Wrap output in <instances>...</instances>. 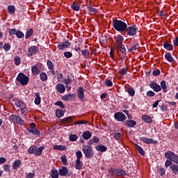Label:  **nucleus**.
Listing matches in <instances>:
<instances>
[{"label":"nucleus","instance_id":"21","mask_svg":"<svg viewBox=\"0 0 178 178\" xmlns=\"http://www.w3.org/2000/svg\"><path fill=\"white\" fill-rule=\"evenodd\" d=\"M92 136V134L89 131H83L82 134V137L84 140H89V138H91Z\"/></svg>","mask_w":178,"mask_h":178},{"label":"nucleus","instance_id":"40","mask_svg":"<svg viewBox=\"0 0 178 178\" xmlns=\"http://www.w3.org/2000/svg\"><path fill=\"white\" fill-rule=\"evenodd\" d=\"M34 33V31L33 30V29H29L26 33V35H25V38H30V37H31V35H33Z\"/></svg>","mask_w":178,"mask_h":178},{"label":"nucleus","instance_id":"39","mask_svg":"<svg viewBox=\"0 0 178 178\" xmlns=\"http://www.w3.org/2000/svg\"><path fill=\"white\" fill-rule=\"evenodd\" d=\"M40 79L42 81H47L48 80V76L45 72H41L40 74Z\"/></svg>","mask_w":178,"mask_h":178},{"label":"nucleus","instance_id":"60","mask_svg":"<svg viewBox=\"0 0 178 178\" xmlns=\"http://www.w3.org/2000/svg\"><path fill=\"white\" fill-rule=\"evenodd\" d=\"M158 170H159V173L160 176H163L166 172L165 170V168H160L158 169Z\"/></svg>","mask_w":178,"mask_h":178},{"label":"nucleus","instance_id":"24","mask_svg":"<svg viewBox=\"0 0 178 178\" xmlns=\"http://www.w3.org/2000/svg\"><path fill=\"white\" fill-rule=\"evenodd\" d=\"M45 147L44 146H41L39 148L36 147V150H35V156H41V154H42V151H44V149Z\"/></svg>","mask_w":178,"mask_h":178},{"label":"nucleus","instance_id":"16","mask_svg":"<svg viewBox=\"0 0 178 178\" xmlns=\"http://www.w3.org/2000/svg\"><path fill=\"white\" fill-rule=\"evenodd\" d=\"M56 90L60 94H63V92H65V91H66V88H65V85H63L62 83H58L56 86Z\"/></svg>","mask_w":178,"mask_h":178},{"label":"nucleus","instance_id":"64","mask_svg":"<svg viewBox=\"0 0 178 178\" xmlns=\"http://www.w3.org/2000/svg\"><path fill=\"white\" fill-rule=\"evenodd\" d=\"M137 48H138V43L134 44L132 47H131L129 51V52H133V51H136V49H137Z\"/></svg>","mask_w":178,"mask_h":178},{"label":"nucleus","instance_id":"20","mask_svg":"<svg viewBox=\"0 0 178 178\" xmlns=\"http://www.w3.org/2000/svg\"><path fill=\"white\" fill-rule=\"evenodd\" d=\"M95 149L99 152H105V151L108 149V147H106L105 145H97L95 146Z\"/></svg>","mask_w":178,"mask_h":178},{"label":"nucleus","instance_id":"34","mask_svg":"<svg viewBox=\"0 0 178 178\" xmlns=\"http://www.w3.org/2000/svg\"><path fill=\"white\" fill-rule=\"evenodd\" d=\"M70 77H74L73 74H70V76H67V77L66 79H64V83L65 84L69 85V84H72V83H73V79H72Z\"/></svg>","mask_w":178,"mask_h":178},{"label":"nucleus","instance_id":"47","mask_svg":"<svg viewBox=\"0 0 178 178\" xmlns=\"http://www.w3.org/2000/svg\"><path fill=\"white\" fill-rule=\"evenodd\" d=\"M29 76H26L25 74H23V86H27L29 84Z\"/></svg>","mask_w":178,"mask_h":178},{"label":"nucleus","instance_id":"25","mask_svg":"<svg viewBox=\"0 0 178 178\" xmlns=\"http://www.w3.org/2000/svg\"><path fill=\"white\" fill-rule=\"evenodd\" d=\"M142 119L145 123H152V118L149 115H144L142 116Z\"/></svg>","mask_w":178,"mask_h":178},{"label":"nucleus","instance_id":"41","mask_svg":"<svg viewBox=\"0 0 178 178\" xmlns=\"http://www.w3.org/2000/svg\"><path fill=\"white\" fill-rule=\"evenodd\" d=\"M161 88H162V90L164 91V92H166V90H168V86H166L165 81H161Z\"/></svg>","mask_w":178,"mask_h":178},{"label":"nucleus","instance_id":"63","mask_svg":"<svg viewBox=\"0 0 178 178\" xmlns=\"http://www.w3.org/2000/svg\"><path fill=\"white\" fill-rule=\"evenodd\" d=\"M119 73L121 76H124L127 73V68H122Z\"/></svg>","mask_w":178,"mask_h":178},{"label":"nucleus","instance_id":"17","mask_svg":"<svg viewBox=\"0 0 178 178\" xmlns=\"http://www.w3.org/2000/svg\"><path fill=\"white\" fill-rule=\"evenodd\" d=\"M74 98H76V95L73 93L67 94L62 97L63 101H72V99H74Z\"/></svg>","mask_w":178,"mask_h":178},{"label":"nucleus","instance_id":"22","mask_svg":"<svg viewBox=\"0 0 178 178\" xmlns=\"http://www.w3.org/2000/svg\"><path fill=\"white\" fill-rule=\"evenodd\" d=\"M54 149H55L56 151H66L67 148H66V146L63 145H56L54 146Z\"/></svg>","mask_w":178,"mask_h":178},{"label":"nucleus","instance_id":"37","mask_svg":"<svg viewBox=\"0 0 178 178\" xmlns=\"http://www.w3.org/2000/svg\"><path fill=\"white\" fill-rule=\"evenodd\" d=\"M65 115V111L63 110L57 109L56 111V115L57 118H63Z\"/></svg>","mask_w":178,"mask_h":178},{"label":"nucleus","instance_id":"13","mask_svg":"<svg viewBox=\"0 0 178 178\" xmlns=\"http://www.w3.org/2000/svg\"><path fill=\"white\" fill-rule=\"evenodd\" d=\"M37 51H38V47L31 46L28 50V56H33V55H35V54H37Z\"/></svg>","mask_w":178,"mask_h":178},{"label":"nucleus","instance_id":"44","mask_svg":"<svg viewBox=\"0 0 178 178\" xmlns=\"http://www.w3.org/2000/svg\"><path fill=\"white\" fill-rule=\"evenodd\" d=\"M118 51H120L122 54H124L126 52V47H124V44H121L118 48H115Z\"/></svg>","mask_w":178,"mask_h":178},{"label":"nucleus","instance_id":"30","mask_svg":"<svg viewBox=\"0 0 178 178\" xmlns=\"http://www.w3.org/2000/svg\"><path fill=\"white\" fill-rule=\"evenodd\" d=\"M35 105H40V104H41V97H40V92H35Z\"/></svg>","mask_w":178,"mask_h":178},{"label":"nucleus","instance_id":"55","mask_svg":"<svg viewBox=\"0 0 178 178\" xmlns=\"http://www.w3.org/2000/svg\"><path fill=\"white\" fill-rule=\"evenodd\" d=\"M36 150H37V147L32 146L29 149L28 152H29V154H35Z\"/></svg>","mask_w":178,"mask_h":178},{"label":"nucleus","instance_id":"56","mask_svg":"<svg viewBox=\"0 0 178 178\" xmlns=\"http://www.w3.org/2000/svg\"><path fill=\"white\" fill-rule=\"evenodd\" d=\"M127 173L126 171L123 170H118L117 171V176H126Z\"/></svg>","mask_w":178,"mask_h":178},{"label":"nucleus","instance_id":"28","mask_svg":"<svg viewBox=\"0 0 178 178\" xmlns=\"http://www.w3.org/2000/svg\"><path fill=\"white\" fill-rule=\"evenodd\" d=\"M137 124V122L133 120H127L126 122V126L127 127H135V126Z\"/></svg>","mask_w":178,"mask_h":178},{"label":"nucleus","instance_id":"29","mask_svg":"<svg viewBox=\"0 0 178 178\" xmlns=\"http://www.w3.org/2000/svg\"><path fill=\"white\" fill-rule=\"evenodd\" d=\"M51 178H59V171L58 170L53 169L51 170Z\"/></svg>","mask_w":178,"mask_h":178},{"label":"nucleus","instance_id":"50","mask_svg":"<svg viewBox=\"0 0 178 178\" xmlns=\"http://www.w3.org/2000/svg\"><path fill=\"white\" fill-rule=\"evenodd\" d=\"M60 161L64 166H66V165H67V159H66V156H62L60 157Z\"/></svg>","mask_w":178,"mask_h":178},{"label":"nucleus","instance_id":"9","mask_svg":"<svg viewBox=\"0 0 178 178\" xmlns=\"http://www.w3.org/2000/svg\"><path fill=\"white\" fill-rule=\"evenodd\" d=\"M41 66H42V64L38 63L31 67V72L33 76L38 74L41 72Z\"/></svg>","mask_w":178,"mask_h":178},{"label":"nucleus","instance_id":"14","mask_svg":"<svg viewBox=\"0 0 178 178\" xmlns=\"http://www.w3.org/2000/svg\"><path fill=\"white\" fill-rule=\"evenodd\" d=\"M74 118H76V116H69V117L65 118L62 119L61 123L62 124H69L72 123V122H73V119H74Z\"/></svg>","mask_w":178,"mask_h":178},{"label":"nucleus","instance_id":"53","mask_svg":"<svg viewBox=\"0 0 178 178\" xmlns=\"http://www.w3.org/2000/svg\"><path fill=\"white\" fill-rule=\"evenodd\" d=\"M15 10H16V8L13 6H8V13H15Z\"/></svg>","mask_w":178,"mask_h":178},{"label":"nucleus","instance_id":"33","mask_svg":"<svg viewBox=\"0 0 178 178\" xmlns=\"http://www.w3.org/2000/svg\"><path fill=\"white\" fill-rule=\"evenodd\" d=\"M71 8L75 12H79L80 10V5L74 1L73 3L71 5Z\"/></svg>","mask_w":178,"mask_h":178},{"label":"nucleus","instance_id":"4","mask_svg":"<svg viewBox=\"0 0 178 178\" xmlns=\"http://www.w3.org/2000/svg\"><path fill=\"white\" fill-rule=\"evenodd\" d=\"M114 40H115V42H114L115 48H119L120 45L123 44V41H124V38L122 35H115Z\"/></svg>","mask_w":178,"mask_h":178},{"label":"nucleus","instance_id":"51","mask_svg":"<svg viewBox=\"0 0 178 178\" xmlns=\"http://www.w3.org/2000/svg\"><path fill=\"white\" fill-rule=\"evenodd\" d=\"M76 160H81V158H83V153H81V151H76Z\"/></svg>","mask_w":178,"mask_h":178},{"label":"nucleus","instance_id":"45","mask_svg":"<svg viewBox=\"0 0 178 178\" xmlns=\"http://www.w3.org/2000/svg\"><path fill=\"white\" fill-rule=\"evenodd\" d=\"M30 133H31L32 134H33V136H37L38 137H40V135L41 134L40 133V131H38V129H31V131H29Z\"/></svg>","mask_w":178,"mask_h":178},{"label":"nucleus","instance_id":"15","mask_svg":"<svg viewBox=\"0 0 178 178\" xmlns=\"http://www.w3.org/2000/svg\"><path fill=\"white\" fill-rule=\"evenodd\" d=\"M47 67H48V69H49V72L54 76V74H55V66L54 65V63H52V61L49 60L47 62Z\"/></svg>","mask_w":178,"mask_h":178},{"label":"nucleus","instance_id":"58","mask_svg":"<svg viewBox=\"0 0 178 178\" xmlns=\"http://www.w3.org/2000/svg\"><path fill=\"white\" fill-rule=\"evenodd\" d=\"M64 56L65 58H67V59H69V58H72V56H73V54H72V52H70V51H65Z\"/></svg>","mask_w":178,"mask_h":178},{"label":"nucleus","instance_id":"59","mask_svg":"<svg viewBox=\"0 0 178 178\" xmlns=\"http://www.w3.org/2000/svg\"><path fill=\"white\" fill-rule=\"evenodd\" d=\"M14 62L17 66H19V65H20V57L15 56L14 58Z\"/></svg>","mask_w":178,"mask_h":178},{"label":"nucleus","instance_id":"27","mask_svg":"<svg viewBox=\"0 0 178 178\" xmlns=\"http://www.w3.org/2000/svg\"><path fill=\"white\" fill-rule=\"evenodd\" d=\"M163 47L167 51H173V44H170L168 42H165L163 43Z\"/></svg>","mask_w":178,"mask_h":178},{"label":"nucleus","instance_id":"54","mask_svg":"<svg viewBox=\"0 0 178 178\" xmlns=\"http://www.w3.org/2000/svg\"><path fill=\"white\" fill-rule=\"evenodd\" d=\"M115 140H120L122 138V133L117 132L113 134Z\"/></svg>","mask_w":178,"mask_h":178},{"label":"nucleus","instance_id":"26","mask_svg":"<svg viewBox=\"0 0 178 178\" xmlns=\"http://www.w3.org/2000/svg\"><path fill=\"white\" fill-rule=\"evenodd\" d=\"M135 147L138 154H140V155H142V156H144L145 155V152H144V149H143V147H141L140 145L137 144H135Z\"/></svg>","mask_w":178,"mask_h":178},{"label":"nucleus","instance_id":"42","mask_svg":"<svg viewBox=\"0 0 178 178\" xmlns=\"http://www.w3.org/2000/svg\"><path fill=\"white\" fill-rule=\"evenodd\" d=\"M77 138H79V136L76 134H70L69 136L70 141H77Z\"/></svg>","mask_w":178,"mask_h":178},{"label":"nucleus","instance_id":"7","mask_svg":"<svg viewBox=\"0 0 178 178\" xmlns=\"http://www.w3.org/2000/svg\"><path fill=\"white\" fill-rule=\"evenodd\" d=\"M114 118L118 122H124L127 119L126 115L122 112H117L114 114Z\"/></svg>","mask_w":178,"mask_h":178},{"label":"nucleus","instance_id":"6","mask_svg":"<svg viewBox=\"0 0 178 178\" xmlns=\"http://www.w3.org/2000/svg\"><path fill=\"white\" fill-rule=\"evenodd\" d=\"M58 173L60 176H63L64 177H70V172H69V169L65 166H62L58 170Z\"/></svg>","mask_w":178,"mask_h":178},{"label":"nucleus","instance_id":"36","mask_svg":"<svg viewBox=\"0 0 178 178\" xmlns=\"http://www.w3.org/2000/svg\"><path fill=\"white\" fill-rule=\"evenodd\" d=\"M15 102L17 108H20L21 113H23V108L22 107V104H23V102L20 99H15Z\"/></svg>","mask_w":178,"mask_h":178},{"label":"nucleus","instance_id":"43","mask_svg":"<svg viewBox=\"0 0 178 178\" xmlns=\"http://www.w3.org/2000/svg\"><path fill=\"white\" fill-rule=\"evenodd\" d=\"M81 54L83 56H84V58H86V59H87L90 55V51L88 49H83L81 51Z\"/></svg>","mask_w":178,"mask_h":178},{"label":"nucleus","instance_id":"8","mask_svg":"<svg viewBox=\"0 0 178 178\" xmlns=\"http://www.w3.org/2000/svg\"><path fill=\"white\" fill-rule=\"evenodd\" d=\"M150 88L154 90L155 92H159V91H162V88L154 81H152L149 84Z\"/></svg>","mask_w":178,"mask_h":178},{"label":"nucleus","instance_id":"35","mask_svg":"<svg viewBox=\"0 0 178 178\" xmlns=\"http://www.w3.org/2000/svg\"><path fill=\"white\" fill-rule=\"evenodd\" d=\"M165 58L168 60V62H170V63H173V62L175 61V59H173V57H172L170 53L165 54Z\"/></svg>","mask_w":178,"mask_h":178},{"label":"nucleus","instance_id":"12","mask_svg":"<svg viewBox=\"0 0 178 178\" xmlns=\"http://www.w3.org/2000/svg\"><path fill=\"white\" fill-rule=\"evenodd\" d=\"M140 141H143L145 144H156V140H154L152 138H148L147 137H140Z\"/></svg>","mask_w":178,"mask_h":178},{"label":"nucleus","instance_id":"31","mask_svg":"<svg viewBox=\"0 0 178 178\" xmlns=\"http://www.w3.org/2000/svg\"><path fill=\"white\" fill-rule=\"evenodd\" d=\"M21 163H22V161L20 160L16 159L13 163V169H14V170L18 169L19 168Z\"/></svg>","mask_w":178,"mask_h":178},{"label":"nucleus","instance_id":"1","mask_svg":"<svg viewBox=\"0 0 178 178\" xmlns=\"http://www.w3.org/2000/svg\"><path fill=\"white\" fill-rule=\"evenodd\" d=\"M113 27L116 31L123 33L127 29V24L120 19H113Z\"/></svg>","mask_w":178,"mask_h":178},{"label":"nucleus","instance_id":"2","mask_svg":"<svg viewBox=\"0 0 178 178\" xmlns=\"http://www.w3.org/2000/svg\"><path fill=\"white\" fill-rule=\"evenodd\" d=\"M82 152H83L86 158H92L94 156V151H92V147L89 145H83Z\"/></svg>","mask_w":178,"mask_h":178},{"label":"nucleus","instance_id":"48","mask_svg":"<svg viewBox=\"0 0 178 178\" xmlns=\"http://www.w3.org/2000/svg\"><path fill=\"white\" fill-rule=\"evenodd\" d=\"M54 105L56 106H60L61 109H65V105L63 104V102L62 101H58L54 103Z\"/></svg>","mask_w":178,"mask_h":178},{"label":"nucleus","instance_id":"52","mask_svg":"<svg viewBox=\"0 0 178 178\" xmlns=\"http://www.w3.org/2000/svg\"><path fill=\"white\" fill-rule=\"evenodd\" d=\"M171 162H174V163L178 164V156H177V154L174 153V156H172V159H171Z\"/></svg>","mask_w":178,"mask_h":178},{"label":"nucleus","instance_id":"11","mask_svg":"<svg viewBox=\"0 0 178 178\" xmlns=\"http://www.w3.org/2000/svg\"><path fill=\"white\" fill-rule=\"evenodd\" d=\"M69 47H70V42H69V41L61 42L57 45V48L60 51H63V49H66V48H69Z\"/></svg>","mask_w":178,"mask_h":178},{"label":"nucleus","instance_id":"57","mask_svg":"<svg viewBox=\"0 0 178 178\" xmlns=\"http://www.w3.org/2000/svg\"><path fill=\"white\" fill-rule=\"evenodd\" d=\"M3 48L4 51H6V52H8V51H10L11 47L9 43H7L3 46Z\"/></svg>","mask_w":178,"mask_h":178},{"label":"nucleus","instance_id":"46","mask_svg":"<svg viewBox=\"0 0 178 178\" xmlns=\"http://www.w3.org/2000/svg\"><path fill=\"white\" fill-rule=\"evenodd\" d=\"M127 92H128V94H129V95L131 97H134V95L136 94V90L133 88H129Z\"/></svg>","mask_w":178,"mask_h":178},{"label":"nucleus","instance_id":"18","mask_svg":"<svg viewBox=\"0 0 178 178\" xmlns=\"http://www.w3.org/2000/svg\"><path fill=\"white\" fill-rule=\"evenodd\" d=\"M99 143V138L93 136L91 140L88 142V145H93L94 144H98Z\"/></svg>","mask_w":178,"mask_h":178},{"label":"nucleus","instance_id":"49","mask_svg":"<svg viewBox=\"0 0 178 178\" xmlns=\"http://www.w3.org/2000/svg\"><path fill=\"white\" fill-rule=\"evenodd\" d=\"M88 10H89V12H90L92 15H95V13L98 12V10H96V8H94L93 7H91V6L88 7Z\"/></svg>","mask_w":178,"mask_h":178},{"label":"nucleus","instance_id":"5","mask_svg":"<svg viewBox=\"0 0 178 178\" xmlns=\"http://www.w3.org/2000/svg\"><path fill=\"white\" fill-rule=\"evenodd\" d=\"M9 119L10 122H13V123H17V124L23 126V120L19 115H12L10 116Z\"/></svg>","mask_w":178,"mask_h":178},{"label":"nucleus","instance_id":"10","mask_svg":"<svg viewBox=\"0 0 178 178\" xmlns=\"http://www.w3.org/2000/svg\"><path fill=\"white\" fill-rule=\"evenodd\" d=\"M76 92L79 99L82 102H84V88H83V87H79Z\"/></svg>","mask_w":178,"mask_h":178},{"label":"nucleus","instance_id":"23","mask_svg":"<svg viewBox=\"0 0 178 178\" xmlns=\"http://www.w3.org/2000/svg\"><path fill=\"white\" fill-rule=\"evenodd\" d=\"M175 152L172 151H168L165 153V158H166V159H169V161H172Z\"/></svg>","mask_w":178,"mask_h":178},{"label":"nucleus","instance_id":"62","mask_svg":"<svg viewBox=\"0 0 178 178\" xmlns=\"http://www.w3.org/2000/svg\"><path fill=\"white\" fill-rule=\"evenodd\" d=\"M15 35L17 37V38H23V33L20 31H17L15 33Z\"/></svg>","mask_w":178,"mask_h":178},{"label":"nucleus","instance_id":"3","mask_svg":"<svg viewBox=\"0 0 178 178\" xmlns=\"http://www.w3.org/2000/svg\"><path fill=\"white\" fill-rule=\"evenodd\" d=\"M125 31L127 32V35H136L137 31H138V28L136 25H131L130 26H127V25Z\"/></svg>","mask_w":178,"mask_h":178},{"label":"nucleus","instance_id":"61","mask_svg":"<svg viewBox=\"0 0 178 178\" xmlns=\"http://www.w3.org/2000/svg\"><path fill=\"white\" fill-rule=\"evenodd\" d=\"M105 84L107 86V87H112V86H113V83H112V81L109 79H106L105 81Z\"/></svg>","mask_w":178,"mask_h":178},{"label":"nucleus","instance_id":"32","mask_svg":"<svg viewBox=\"0 0 178 178\" xmlns=\"http://www.w3.org/2000/svg\"><path fill=\"white\" fill-rule=\"evenodd\" d=\"M170 168L174 175H178V164H172Z\"/></svg>","mask_w":178,"mask_h":178},{"label":"nucleus","instance_id":"19","mask_svg":"<svg viewBox=\"0 0 178 178\" xmlns=\"http://www.w3.org/2000/svg\"><path fill=\"white\" fill-rule=\"evenodd\" d=\"M83 161L81 160H76L74 168L76 170H81L83 168Z\"/></svg>","mask_w":178,"mask_h":178},{"label":"nucleus","instance_id":"38","mask_svg":"<svg viewBox=\"0 0 178 178\" xmlns=\"http://www.w3.org/2000/svg\"><path fill=\"white\" fill-rule=\"evenodd\" d=\"M17 81H18V83H20V84H22V86H23V72H20L17 78H16Z\"/></svg>","mask_w":178,"mask_h":178}]
</instances>
